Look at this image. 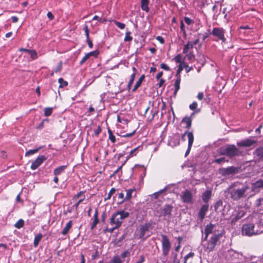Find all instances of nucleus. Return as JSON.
Here are the masks:
<instances>
[{"mask_svg": "<svg viewBox=\"0 0 263 263\" xmlns=\"http://www.w3.org/2000/svg\"><path fill=\"white\" fill-rule=\"evenodd\" d=\"M250 186L247 184H244L239 182L234 183L229 188V193L231 199L235 201H238L240 199L248 196L247 191Z\"/></svg>", "mask_w": 263, "mask_h": 263, "instance_id": "obj_1", "label": "nucleus"}, {"mask_svg": "<svg viewBox=\"0 0 263 263\" xmlns=\"http://www.w3.org/2000/svg\"><path fill=\"white\" fill-rule=\"evenodd\" d=\"M129 213L125 210H121L114 213L110 218L109 223L111 225L116 226V228H120L123 222V220L128 217Z\"/></svg>", "mask_w": 263, "mask_h": 263, "instance_id": "obj_2", "label": "nucleus"}, {"mask_svg": "<svg viewBox=\"0 0 263 263\" xmlns=\"http://www.w3.org/2000/svg\"><path fill=\"white\" fill-rule=\"evenodd\" d=\"M173 206L171 204H166L161 207L160 209L157 211L159 213V218L160 220H166L170 222L171 218H172V211Z\"/></svg>", "mask_w": 263, "mask_h": 263, "instance_id": "obj_3", "label": "nucleus"}, {"mask_svg": "<svg viewBox=\"0 0 263 263\" xmlns=\"http://www.w3.org/2000/svg\"><path fill=\"white\" fill-rule=\"evenodd\" d=\"M219 153L222 155H226L229 158H233L240 155L241 152L235 145L232 144L228 145L226 147H221L219 149Z\"/></svg>", "mask_w": 263, "mask_h": 263, "instance_id": "obj_4", "label": "nucleus"}, {"mask_svg": "<svg viewBox=\"0 0 263 263\" xmlns=\"http://www.w3.org/2000/svg\"><path fill=\"white\" fill-rule=\"evenodd\" d=\"M221 237L222 234L221 233H214V235L210 237L207 243L204 245L205 251L208 252L213 251Z\"/></svg>", "mask_w": 263, "mask_h": 263, "instance_id": "obj_5", "label": "nucleus"}, {"mask_svg": "<svg viewBox=\"0 0 263 263\" xmlns=\"http://www.w3.org/2000/svg\"><path fill=\"white\" fill-rule=\"evenodd\" d=\"M241 232L242 235L249 237L258 235L262 232V231L255 229V225L253 223L244 224L242 227Z\"/></svg>", "mask_w": 263, "mask_h": 263, "instance_id": "obj_6", "label": "nucleus"}, {"mask_svg": "<svg viewBox=\"0 0 263 263\" xmlns=\"http://www.w3.org/2000/svg\"><path fill=\"white\" fill-rule=\"evenodd\" d=\"M161 236V245H162V255L166 257L167 256L172 248V244L168 237L165 234H162Z\"/></svg>", "mask_w": 263, "mask_h": 263, "instance_id": "obj_7", "label": "nucleus"}, {"mask_svg": "<svg viewBox=\"0 0 263 263\" xmlns=\"http://www.w3.org/2000/svg\"><path fill=\"white\" fill-rule=\"evenodd\" d=\"M239 171V168L233 166L227 168H222L219 170V173L223 176L234 175Z\"/></svg>", "mask_w": 263, "mask_h": 263, "instance_id": "obj_8", "label": "nucleus"}, {"mask_svg": "<svg viewBox=\"0 0 263 263\" xmlns=\"http://www.w3.org/2000/svg\"><path fill=\"white\" fill-rule=\"evenodd\" d=\"M180 197L183 203H192L193 202V195L191 191L189 190H186L182 192Z\"/></svg>", "mask_w": 263, "mask_h": 263, "instance_id": "obj_9", "label": "nucleus"}, {"mask_svg": "<svg viewBox=\"0 0 263 263\" xmlns=\"http://www.w3.org/2000/svg\"><path fill=\"white\" fill-rule=\"evenodd\" d=\"M224 34V30L222 28H214L212 31V35L218 37L223 42H224L226 40Z\"/></svg>", "mask_w": 263, "mask_h": 263, "instance_id": "obj_10", "label": "nucleus"}, {"mask_svg": "<svg viewBox=\"0 0 263 263\" xmlns=\"http://www.w3.org/2000/svg\"><path fill=\"white\" fill-rule=\"evenodd\" d=\"M46 160V157L44 155L39 156L34 160L31 165L30 168L32 170L37 168Z\"/></svg>", "mask_w": 263, "mask_h": 263, "instance_id": "obj_11", "label": "nucleus"}, {"mask_svg": "<svg viewBox=\"0 0 263 263\" xmlns=\"http://www.w3.org/2000/svg\"><path fill=\"white\" fill-rule=\"evenodd\" d=\"M256 143V140L251 138H248L237 142V145L239 147H249Z\"/></svg>", "mask_w": 263, "mask_h": 263, "instance_id": "obj_12", "label": "nucleus"}, {"mask_svg": "<svg viewBox=\"0 0 263 263\" xmlns=\"http://www.w3.org/2000/svg\"><path fill=\"white\" fill-rule=\"evenodd\" d=\"M263 187V180L259 179L254 183H252L251 191L258 193L260 191V189Z\"/></svg>", "mask_w": 263, "mask_h": 263, "instance_id": "obj_13", "label": "nucleus"}, {"mask_svg": "<svg viewBox=\"0 0 263 263\" xmlns=\"http://www.w3.org/2000/svg\"><path fill=\"white\" fill-rule=\"evenodd\" d=\"M215 226L212 223H210L209 224H208L204 229V233H205V240H206L209 235L210 234H212L214 235V233H216V231L214 230V228H215Z\"/></svg>", "mask_w": 263, "mask_h": 263, "instance_id": "obj_14", "label": "nucleus"}, {"mask_svg": "<svg viewBox=\"0 0 263 263\" xmlns=\"http://www.w3.org/2000/svg\"><path fill=\"white\" fill-rule=\"evenodd\" d=\"M151 223H146L143 225L140 226L139 229V238H143L145 235V232L148 231L149 228L151 227Z\"/></svg>", "mask_w": 263, "mask_h": 263, "instance_id": "obj_15", "label": "nucleus"}, {"mask_svg": "<svg viewBox=\"0 0 263 263\" xmlns=\"http://www.w3.org/2000/svg\"><path fill=\"white\" fill-rule=\"evenodd\" d=\"M209 209V204H205L202 205L201 209L199 210L198 213V218L201 221H202L205 217L206 212H208Z\"/></svg>", "mask_w": 263, "mask_h": 263, "instance_id": "obj_16", "label": "nucleus"}, {"mask_svg": "<svg viewBox=\"0 0 263 263\" xmlns=\"http://www.w3.org/2000/svg\"><path fill=\"white\" fill-rule=\"evenodd\" d=\"M98 215H99L98 210L97 209H96L95 212V214L93 215V222L91 223V226H90V229L91 230H92L95 229V228L96 227V226L99 222Z\"/></svg>", "mask_w": 263, "mask_h": 263, "instance_id": "obj_17", "label": "nucleus"}, {"mask_svg": "<svg viewBox=\"0 0 263 263\" xmlns=\"http://www.w3.org/2000/svg\"><path fill=\"white\" fill-rule=\"evenodd\" d=\"M212 196V191L211 190L205 191L202 195V199L205 204H208L209 200Z\"/></svg>", "mask_w": 263, "mask_h": 263, "instance_id": "obj_18", "label": "nucleus"}, {"mask_svg": "<svg viewBox=\"0 0 263 263\" xmlns=\"http://www.w3.org/2000/svg\"><path fill=\"white\" fill-rule=\"evenodd\" d=\"M245 215V212L243 211L240 210L238 211L237 214L232 218V223H235L239 219L243 217Z\"/></svg>", "mask_w": 263, "mask_h": 263, "instance_id": "obj_19", "label": "nucleus"}, {"mask_svg": "<svg viewBox=\"0 0 263 263\" xmlns=\"http://www.w3.org/2000/svg\"><path fill=\"white\" fill-rule=\"evenodd\" d=\"M72 221L69 220L66 223L64 228L62 231V232H61L62 234L64 236L66 235L68 233L69 230L72 228Z\"/></svg>", "mask_w": 263, "mask_h": 263, "instance_id": "obj_20", "label": "nucleus"}, {"mask_svg": "<svg viewBox=\"0 0 263 263\" xmlns=\"http://www.w3.org/2000/svg\"><path fill=\"white\" fill-rule=\"evenodd\" d=\"M117 121L123 124H127L129 121L126 116L121 114L118 115Z\"/></svg>", "mask_w": 263, "mask_h": 263, "instance_id": "obj_21", "label": "nucleus"}, {"mask_svg": "<svg viewBox=\"0 0 263 263\" xmlns=\"http://www.w3.org/2000/svg\"><path fill=\"white\" fill-rule=\"evenodd\" d=\"M192 119L191 117L185 116L182 120L181 122L185 124V127L190 129L192 125Z\"/></svg>", "mask_w": 263, "mask_h": 263, "instance_id": "obj_22", "label": "nucleus"}, {"mask_svg": "<svg viewBox=\"0 0 263 263\" xmlns=\"http://www.w3.org/2000/svg\"><path fill=\"white\" fill-rule=\"evenodd\" d=\"M186 133H187L188 146H189L190 148H192L194 139L193 134L192 132L188 130L186 131Z\"/></svg>", "mask_w": 263, "mask_h": 263, "instance_id": "obj_23", "label": "nucleus"}, {"mask_svg": "<svg viewBox=\"0 0 263 263\" xmlns=\"http://www.w3.org/2000/svg\"><path fill=\"white\" fill-rule=\"evenodd\" d=\"M67 168V165H61L57 168L54 170L53 173L55 176H58L63 173L65 170Z\"/></svg>", "mask_w": 263, "mask_h": 263, "instance_id": "obj_24", "label": "nucleus"}, {"mask_svg": "<svg viewBox=\"0 0 263 263\" xmlns=\"http://www.w3.org/2000/svg\"><path fill=\"white\" fill-rule=\"evenodd\" d=\"M254 154L258 157L259 159L263 160V146H259L254 152Z\"/></svg>", "mask_w": 263, "mask_h": 263, "instance_id": "obj_25", "label": "nucleus"}, {"mask_svg": "<svg viewBox=\"0 0 263 263\" xmlns=\"http://www.w3.org/2000/svg\"><path fill=\"white\" fill-rule=\"evenodd\" d=\"M149 1L148 0H141V7L143 10L145 11L146 12L149 11V7H148Z\"/></svg>", "mask_w": 263, "mask_h": 263, "instance_id": "obj_26", "label": "nucleus"}, {"mask_svg": "<svg viewBox=\"0 0 263 263\" xmlns=\"http://www.w3.org/2000/svg\"><path fill=\"white\" fill-rule=\"evenodd\" d=\"M144 78H145V76L144 74L142 75L140 77V78L139 79V80L136 83V84L132 90V91H135L136 90H137L138 89V88H139Z\"/></svg>", "mask_w": 263, "mask_h": 263, "instance_id": "obj_27", "label": "nucleus"}, {"mask_svg": "<svg viewBox=\"0 0 263 263\" xmlns=\"http://www.w3.org/2000/svg\"><path fill=\"white\" fill-rule=\"evenodd\" d=\"M43 237V235L41 233H39L35 235L34 238L33 246L34 247H37L40 241L41 240Z\"/></svg>", "mask_w": 263, "mask_h": 263, "instance_id": "obj_28", "label": "nucleus"}, {"mask_svg": "<svg viewBox=\"0 0 263 263\" xmlns=\"http://www.w3.org/2000/svg\"><path fill=\"white\" fill-rule=\"evenodd\" d=\"M108 133L109 135V139L110 140L111 143H115L116 141L115 136L114 135L112 132L109 128H108Z\"/></svg>", "mask_w": 263, "mask_h": 263, "instance_id": "obj_29", "label": "nucleus"}, {"mask_svg": "<svg viewBox=\"0 0 263 263\" xmlns=\"http://www.w3.org/2000/svg\"><path fill=\"white\" fill-rule=\"evenodd\" d=\"M116 191H117V190L115 188H114V187L111 188L110 189V191L109 192V193H108L107 197H105L104 200L107 201V200H109L111 198L112 195L115 193Z\"/></svg>", "mask_w": 263, "mask_h": 263, "instance_id": "obj_30", "label": "nucleus"}, {"mask_svg": "<svg viewBox=\"0 0 263 263\" xmlns=\"http://www.w3.org/2000/svg\"><path fill=\"white\" fill-rule=\"evenodd\" d=\"M85 192V191L79 192L73 196L72 200H75L80 197L83 198V196H85L84 194Z\"/></svg>", "mask_w": 263, "mask_h": 263, "instance_id": "obj_31", "label": "nucleus"}, {"mask_svg": "<svg viewBox=\"0 0 263 263\" xmlns=\"http://www.w3.org/2000/svg\"><path fill=\"white\" fill-rule=\"evenodd\" d=\"M24 225V221L21 219H19L14 224V226L15 228L17 229H21V228L23 227Z\"/></svg>", "mask_w": 263, "mask_h": 263, "instance_id": "obj_32", "label": "nucleus"}, {"mask_svg": "<svg viewBox=\"0 0 263 263\" xmlns=\"http://www.w3.org/2000/svg\"><path fill=\"white\" fill-rule=\"evenodd\" d=\"M53 108L52 107H46L44 109V115L46 117L50 116L52 113Z\"/></svg>", "mask_w": 263, "mask_h": 263, "instance_id": "obj_33", "label": "nucleus"}, {"mask_svg": "<svg viewBox=\"0 0 263 263\" xmlns=\"http://www.w3.org/2000/svg\"><path fill=\"white\" fill-rule=\"evenodd\" d=\"M180 81L181 79L179 76L175 82V92H176L180 88Z\"/></svg>", "mask_w": 263, "mask_h": 263, "instance_id": "obj_34", "label": "nucleus"}, {"mask_svg": "<svg viewBox=\"0 0 263 263\" xmlns=\"http://www.w3.org/2000/svg\"><path fill=\"white\" fill-rule=\"evenodd\" d=\"M85 199V196H83V198H81V199H80L73 205V207H74L75 208V210L76 211H77L78 208H79V206L80 205V203H81L84 200V199Z\"/></svg>", "mask_w": 263, "mask_h": 263, "instance_id": "obj_35", "label": "nucleus"}, {"mask_svg": "<svg viewBox=\"0 0 263 263\" xmlns=\"http://www.w3.org/2000/svg\"><path fill=\"white\" fill-rule=\"evenodd\" d=\"M40 148H41V147H39L38 148H36V149H30V150L27 151L25 154V156H28L33 155V154L37 153Z\"/></svg>", "mask_w": 263, "mask_h": 263, "instance_id": "obj_36", "label": "nucleus"}, {"mask_svg": "<svg viewBox=\"0 0 263 263\" xmlns=\"http://www.w3.org/2000/svg\"><path fill=\"white\" fill-rule=\"evenodd\" d=\"M134 190L133 189H129L127 190L126 195L125 197V199L129 200L132 197V194L134 192Z\"/></svg>", "mask_w": 263, "mask_h": 263, "instance_id": "obj_37", "label": "nucleus"}, {"mask_svg": "<svg viewBox=\"0 0 263 263\" xmlns=\"http://www.w3.org/2000/svg\"><path fill=\"white\" fill-rule=\"evenodd\" d=\"M195 254L193 252H190L189 253H188L186 255H185L184 257V261L183 263H187V260L189 258H192L194 257Z\"/></svg>", "mask_w": 263, "mask_h": 263, "instance_id": "obj_38", "label": "nucleus"}, {"mask_svg": "<svg viewBox=\"0 0 263 263\" xmlns=\"http://www.w3.org/2000/svg\"><path fill=\"white\" fill-rule=\"evenodd\" d=\"M111 263H122V260L118 255H116L112 258Z\"/></svg>", "mask_w": 263, "mask_h": 263, "instance_id": "obj_39", "label": "nucleus"}, {"mask_svg": "<svg viewBox=\"0 0 263 263\" xmlns=\"http://www.w3.org/2000/svg\"><path fill=\"white\" fill-rule=\"evenodd\" d=\"M192 44L190 42H188L186 45H184V48L183 49V52L184 53H187L188 52V50L191 48Z\"/></svg>", "mask_w": 263, "mask_h": 263, "instance_id": "obj_40", "label": "nucleus"}, {"mask_svg": "<svg viewBox=\"0 0 263 263\" xmlns=\"http://www.w3.org/2000/svg\"><path fill=\"white\" fill-rule=\"evenodd\" d=\"M58 81L60 84V87H61L66 86L68 85L67 82L64 81V80L62 78H60Z\"/></svg>", "mask_w": 263, "mask_h": 263, "instance_id": "obj_41", "label": "nucleus"}, {"mask_svg": "<svg viewBox=\"0 0 263 263\" xmlns=\"http://www.w3.org/2000/svg\"><path fill=\"white\" fill-rule=\"evenodd\" d=\"M140 148H141V149L142 148V146H138L134 149H133V150H132L129 153V157H133L134 156H136V154L135 153V152L138 149H139Z\"/></svg>", "mask_w": 263, "mask_h": 263, "instance_id": "obj_42", "label": "nucleus"}, {"mask_svg": "<svg viewBox=\"0 0 263 263\" xmlns=\"http://www.w3.org/2000/svg\"><path fill=\"white\" fill-rule=\"evenodd\" d=\"M136 129L134 130L131 133H127L126 134H124V135H121V137H124V138H129V137H132L133 136H134L136 133Z\"/></svg>", "mask_w": 263, "mask_h": 263, "instance_id": "obj_43", "label": "nucleus"}, {"mask_svg": "<svg viewBox=\"0 0 263 263\" xmlns=\"http://www.w3.org/2000/svg\"><path fill=\"white\" fill-rule=\"evenodd\" d=\"M130 32L127 31L126 32L125 37L124 38V41H131L132 40V37L130 36Z\"/></svg>", "mask_w": 263, "mask_h": 263, "instance_id": "obj_44", "label": "nucleus"}, {"mask_svg": "<svg viewBox=\"0 0 263 263\" xmlns=\"http://www.w3.org/2000/svg\"><path fill=\"white\" fill-rule=\"evenodd\" d=\"M161 102L162 103V104H162V108H161V109H164V108H165V102H164L163 101V100H161V101H160V100H156L155 101H153V104L157 103L158 105H159V104L160 103V102Z\"/></svg>", "mask_w": 263, "mask_h": 263, "instance_id": "obj_45", "label": "nucleus"}, {"mask_svg": "<svg viewBox=\"0 0 263 263\" xmlns=\"http://www.w3.org/2000/svg\"><path fill=\"white\" fill-rule=\"evenodd\" d=\"M29 54L30 55L31 59L33 60L36 59L37 57V53L36 51L34 50H32V51H30Z\"/></svg>", "mask_w": 263, "mask_h": 263, "instance_id": "obj_46", "label": "nucleus"}, {"mask_svg": "<svg viewBox=\"0 0 263 263\" xmlns=\"http://www.w3.org/2000/svg\"><path fill=\"white\" fill-rule=\"evenodd\" d=\"M115 24L120 29H123L125 28V24L117 21H114Z\"/></svg>", "mask_w": 263, "mask_h": 263, "instance_id": "obj_47", "label": "nucleus"}, {"mask_svg": "<svg viewBox=\"0 0 263 263\" xmlns=\"http://www.w3.org/2000/svg\"><path fill=\"white\" fill-rule=\"evenodd\" d=\"M101 128L100 126H98L97 128L94 130V135L98 137L101 132Z\"/></svg>", "mask_w": 263, "mask_h": 263, "instance_id": "obj_48", "label": "nucleus"}, {"mask_svg": "<svg viewBox=\"0 0 263 263\" xmlns=\"http://www.w3.org/2000/svg\"><path fill=\"white\" fill-rule=\"evenodd\" d=\"M173 60L177 63H181V55L180 54H178L173 59Z\"/></svg>", "mask_w": 263, "mask_h": 263, "instance_id": "obj_49", "label": "nucleus"}, {"mask_svg": "<svg viewBox=\"0 0 263 263\" xmlns=\"http://www.w3.org/2000/svg\"><path fill=\"white\" fill-rule=\"evenodd\" d=\"M62 67V62L60 61L56 68V69L54 70L55 72H60Z\"/></svg>", "mask_w": 263, "mask_h": 263, "instance_id": "obj_50", "label": "nucleus"}, {"mask_svg": "<svg viewBox=\"0 0 263 263\" xmlns=\"http://www.w3.org/2000/svg\"><path fill=\"white\" fill-rule=\"evenodd\" d=\"M197 108V103L196 102H193L190 105V108L192 110H195Z\"/></svg>", "mask_w": 263, "mask_h": 263, "instance_id": "obj_51", "label": "nucleus"}, {"mask_svg": "<svg viewBox=\"0 0 263 263\" xmlns=\"http://www.w3.org/2000/svg\"><path fill=\"white\" fill-rule=\"evenodd\" d=\"M158 112V110H154V111H153V114H152V117H148V118H147V120H148V121H149V122H152V121L153 120V119H154V116H155L156 115H157V114Z\"/></svg>", "mask_w": 263, "mask_h": 263, "instance_id": "obj_52", "label": "nucleus"}, {"mask_svg": "<svg viewBox=\"0 0 263 263\" xmlns=\"http://www.w3.org/2000/svg\"><path fill=\"white\" fill-rule=\"evenodd\" d=\"M225 161V158L224 157H221V158H218V159H216L215 160H214V162L216 163H218V164H220L223 162H224Z\"/></svg>", "mask_w": 263, "mask_h": 263, "instance_id": "obj_53", "label": "nucleus"}, {"mask_svg": "<svg viewBox=\"0 0 263 263\" xmlns=\"http://www.w3.org/2000/svg\"><path fill=\"white\" fill-rule=\"evenodd\" d=\"M186 57L187 58L188 60L190 61H193V60H194V58H195V56L192 52H190L188 54H187Z\"/></svg>", "mask_w": 263, "mask_h": 263, "instance_id": "obj_54", "label": "nucleus"}, {"mask_svg": "<svg viewBox=\"0 0 263 263\" xmlns=\"http://www.w3.org/2000/svg\"><path fill=\"white\" fill-rule=\"evenodd\" d=\"M129 255H130V252L128 250H126L121 253V256L122 258H124L126 257L127 256H129Z\"/></svg>", "mask_w": 263, "mask_h": 263, "instance_id": "obj_55", "label": "nucleus"}, {"mask_svg": "<svg viewBox=\"0 0 263 263\" xmlns=\"http://www.w3.org/2000/svg\"><path fill=\"white\" fill-rule=\"evenodd\" d=\"M89 58V57L87 53L82 59V60L80 61V64L81 65H82L83 63H84Z\"/></svg>", "mask_w": 263, "mask_h": 263, "instance_id": "obj_56", "label": "nucleus"}, {"mask_svg": "<svg viewBox=\"0 0 263 263\" xmlns=\"http://www.w3.org/2000/svg\"><path fill=\"white\" fill-rule=\"evenodd\" d=\"M98 53H99L98 51L96 50V51H93L90 52L88 53V54L89 58L91 56H94V57H96L98 55Z\"/></svg>", "mask_w": 263, "mask_h": 263, "instance_id": "obj_57", "label": "nucleus"}, {"mask_svg": "<svg viewBox=\"0 0 263 263\" xmlns=\"http://www.w3.org/2000/svg\"><path fill=\"white\" fill-rule=\"evenodd\" d=\"M184 21L185 23L187 25H191L193 22V20H192L191 19L187 17H185L184 18Z\"/></svg>", "mask_w": 263, "mask_h": 263, "instance_id": "obj_58", "label": "nucleus"}, {"mask_svg": "<svg viewBox=\"0 0 263 263\" xmlns=\"http://www.w3.org/2000/svg\"><path fill=\"white\" fill-rule=\"evenodd\" d=\"M262 201H263V198H258L256 201V207H259L262 204Z\"/></svg>", "mask_w": 263, "mask_h": 263, "instance_id": "obj_59", "label": "nucleus"}, {"mask_svg": "<svg viewBox=\"0 0 263 263\" xmlns=\"http://www.w3.org/2000/svg\"><path fill=\"white\" fill-rule=\"evenodd\" d=\"M84 30L85 33L86 38L89 37V29L87 25H85L84 27Z\"/></svg>", "mask_w": 263, "mask_h": 263, "instance_id": "obj_60", "label": "nucleus"}, {"mask_svg": "<svg viewBox=\"0 0 263 263\" xmlns=\"http://www.w3.org/2000/svg\"><path fill=\"white\" fill-rule=\"evenodd\" d=\"M118 199H121V201L120 203L123 202L125 200H126L124 198V194L123 193H120L118 195Z\"/></svg>", "mask_w": 263, "mask_h": 263, "instance_id": "obj_61", "label": "nucleus"}, {"mask_svg": "<svg viewBox=\"0 0 263 263\" xmlns=\"http://www.w3.org/2000/svg\"><path fill=\"white\" fill-rule=\"evenodd\" d=\"M160 67L161 68L165 70H170V68L168 66H167L166 64H165L164 63H162L160 65Z\"/></svg>", "mask_w": 263, "mask_h": 263, "instance_id": "obj_62", "label": "nucleus"}, {"mask_svg": "<svg viewBox=\"0 0 263 263\" xmlns=\"http://www.w3.org/2000/svg\"><path fill=\"white\" fill-rule=\"evenodd\" d=\"M98 257H99V252L97 250L95 253L91 255V258L92 259H95Z\"/></svg>", "mask_w": 263, "mask_h": 263, "instance_id": "obj_63", "label": "nucleus"}, {"mask_svg": "<svg viewBox=\"0 0 263 263\" xmlns=\"http://www.w3.org/2000/svg\"><path fill=\"white\" fill-rule=\"evenodd\" d=\"M145 261V258L143 255L140 256V259L136 263H143Z\"/></svg>", "mask_w": 263, "mask_h": 263, "instance_id": "obj_64", "label": "nucleus"}]
</instances>
